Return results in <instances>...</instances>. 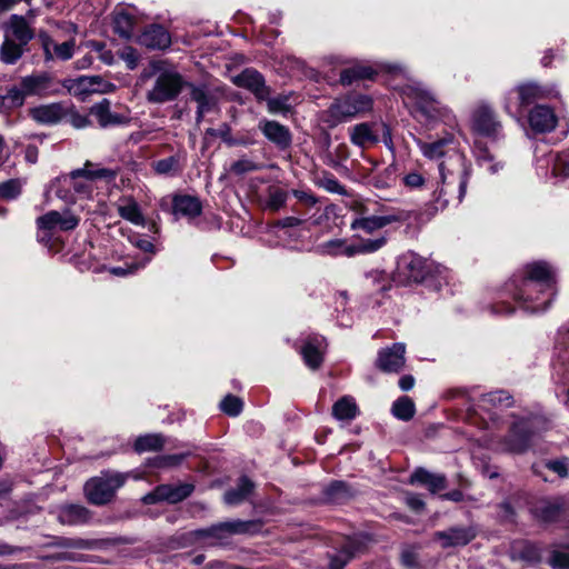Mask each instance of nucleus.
Returning a JSON list of instances; mask_svg holds the SVG:
<instances>
[{
  "label": "nucleus",
  "mask_w": 569,
  "mask_h": 569,
  "mask_svg": "<svg viewBox=\"0 0 569 569\" xmlns=\"http://www.w3.org/2000/svg\"><path fill=\"white\" fill-rule=\"evenodd\" d=\"M556 284L555 269L545 261H537L527 264L523 277L512 279L506 289L519 308L537 313L551 306L557 296Z\"/></svg>",
  "instance_id": "f257e3e1"
},
{
  "label": "nucleus",
  "mask_w": 569,
  "mask_h": 569,
  "mask_svg": "<svg viewBox=\"0 0 569 569\" xmlns=\"http://www.w3.org/2000/svg\"><path fill=\"white\" fill-rule=\"evenodd\" d=\"M373 101L370 96L359 92H350L336 98L323 112L322 120L330 128L351 121L367 112H370Z\"/></svg>",
  "instance_id": "f03ea898"
},
{
  "label": "nucleus",
  "mask_w": 569,
  "mask_h": 569,
  "mask_svg": "<svg viewBox=\"0 0 569 569\" xmlns=\"http://www.w3.org/2000/svg\"><path fill=\"white\" fill-rule=\"evenodd\" d=\"M545 429L546 421L539 416L518 419L499 442V449L503 452L523 453L533 446L535 439Z\"/></svg>",
  "instance_id": "7ed1b4c3"
},
{
  "label": "nucleus",
  "mask_w": 569,
  "mask_h": 569,
  "mask_svg": "<svg viewBox=\"0 0 569 569\" xmlns=\"http://www.w3.org/2000/svg\"><path fill=\"white\" fill-rule=\"evenodd\" d=\"M405 99L412 102L428 120L449 121L452 118L451 110L439 101L433 92L421 82H411L403 88Z\"/></svg>",
  "instance_id": "20e7f679"
},
{
  "label": "nucleus",
  "mask_w": 569,
  "mask_h": 569,
  "mask_svg": "<svg viewBox=\"0 0 569 569\" xmlns=\"http://www.w3.org/2000/svg\"><path fill=\"white\" fill-rule=\"evenodd\" d=\"M126 478L123 473L112 471H106L91 478L84 485L87 499L97 506L110 502L116 491L124 485Z\"/></svg>",
  "instance_id": "39448f33"
},
{
  "label": "nucleus",
  "mask_w": 569,
  "mask_h": 569,
  "mask_svg": "<svg viewBox=\"0 0 569 569\" xmlns=\"http://www.w3.org/2000/svg\"><path fill=\"white\" fill-rule=\"evenodd\" d=\"M261 528L257 520H230L194 531L197 538H210L212 545H224L234 535H254Z\"/></svg>",
  "instance_id": "423d86ee"
},
{
  "label": "nucleus",
  "mask_w": 569,
  "mask_h": 569,
  "mask_svg": "<svg viewBox=\"0 0 569 569\" xmlns=\"http://www.w3.org/2000/svg\"><path fill=\"white\" fill-rule=\"evenodd\" d=\"M80 222V217L71 210H51L37 219L39 238L47 242L56 232H68L74 230Z\"/></svg>",
  "instance_id": "0eeeda50"
},
{
  "label": "nucleus",
  "mask_w": 569,
  "mask_h": 569,
  "mask_svg": "<svg viewBox=\"0 0 569 569\" xmlns=\"http://www.w3.org/2000/svg\"><path fill=\"white\" fill-rule=\"evenodd\" d=\"M184 86L180 73L174 70H162L157 76L154 83L148 90L146 98L148 102L161 104L174 100Z\"/></svg>",
  "instance_id": "6e6552de"
},
{
  "label": "nucleus",
  "mask_w": 569,
  "mask_h": 569,
  "mask_svg": "<svg viewBox=\"0 0 569 569\" xmlns=\"http://www.w3.org/2000/svg\"><path fill=\"white\" fill-rule=\"evenodd\" d=\"M472 133L490 139H498L501 136L502 126L497 119L493 110L487 104L477 106L470 119Z\"/></svg>",
  "instance_id": "1a4fd4ad"
},
{
  "label": "nucleus",
  "mask_w": 569,
  "mask_h": 569,
  "mask_svg": "<svg viewBox=\"0 0 569 569\" xmlns=\"http://www.w3.org/2000/svg\"><path fill=\"white\" fill-rule=\"evenodd\" d=\"M517 97V101H511L507 106V113L511 117L519 118L523 109L537 100L548 98L551 91L540 87L535 82H527L517 87V92L512 93Z\"/></svg>",
  "instance_id": "9d476101"
},
{
  "label": "nucleus",
  "mask_w": 569,
  "mask_h": 569,
  "mask_svg": "<svg viewBox=\"0 0 569 569\" xmlns=\"http://www.w3.org/2000/svg\"><path fill=\"white\" fill-rule=\"evenodd\" d=\"M457 162L459 166V170L455 173L450 170L445 162L439 164V172L441 178L442 187L439 191V196L442 193H448V189L457 183L458 184V201L460 202L466 193L467 183L469 180V169L465 164V159L462 156H457Z\"/></svg>",
  "instance_id": "9b49d317"
},
{
  "label": "nucleus",
  "mask_w": 569,
  "mask_h": 569,
  "mask_svg": "<svg viewBox=\"0 0 569 569\" xmlns=\"http://www.w3.org/2000/svg\"><path fill=\"white\" fill-rule=\"evenodd\" d=\"M194 489L192 483L160 485L152 492L146 495L142 501L147 505L158 501L177 503L188 498Z\"/></svg>",
  "instance_id": "f8f14e48"
},
{
  "label": "nucleus",
  "mask_w": 569,
  "mask_h": 569,
  "mask_svg": "<svg viewBox=\"0 0 569 569\" xmlns=\"http://www.w3.org/2000/svg\"><path fill=\"white\" fill-rule=\"evenodd\" d=\"M90 116L97 120L101 128L121 126L130 121L129 111L112 110L111 102L108 99H102L100 102L94 103L90 108Z\"/></svg>",
  "instance_id": "ddd939ff"
},
{
  "label": "nucleus",
  "mask_w": 569,
  "mask_h": 569,
  "mask_svg": "<svg viewBox=\"0 0 569 569\" xmlns=\"http://www.w3.org/2000/svg\"><path fill=\"white\" fill-rule=\"evenodd\" d=\"M233 83L250 91L257 100L263 101L270 96V89L266 84L263 76L252 68H247L233 77Z\"/></svg>",
  "instance_id": "4468645a"
},
{
  "label": "nucleus",
  "mask_w": 569,
  "mask_h": 569,
  "mask_svg": "<svg viewBox=\"0 0 569 569\" xmlns=\"http://www.w3.org/2000/svg\"><path fill=\"white\" fill-rule=\"evenodd\" d=\"M405 353L406 346L401 342L383 348L378 353L377 367L383 372H399L406 363Z\"/></svg>",
  "instance_id": "2eb2a0df"
},
{
  "label": "nucleus",
  "mask_w": 569,
  "mask_h": 569,
  "mask_svg": "<svg viewBox=\"0 0 569 569\" xmlns=\"http://www.w3.org/2000/svg\"><path fill=\"white\" fill-rule=\"evenodd\" d=\"M557 121L553 109L545 104L535 106L528 114L529 126L537 133L552 131L557 126Z\"/></svg>",
  "instance_id": "dca6fc26"
},
{
  "label": "nucleus",
  "mask_w": 569,
  "mask_h": 569,
  "mask_svg": "<svg viewBox=\"0 0 569 569\" xmlns=\"http://www.w3.org/2000/svg\"><path fill=\"white\" fill-rule=\"evenodd\" d=\"M326 348V339L322 336L308 337L300 351L306 366L312 370L318 369L323 361Z\"/></svg>",
  "instance_id": "f3484780"
},
{
  "label": "nucleus",
  "mask_w": 569,
  "mask_h": 569,
  "mask_svg": "<svg viewBox=\"0 0 569 569\" xmlns=\"http://www.w3.org/2000/svg\"><path fill=\"white\" fill-rule=\"evenodd\" d=\"M259 130L270 142L279 149H286L291 144V132L289 128L274 120L262 119L258 124Z\"/></svg>",
  "instance_id": "a211bd4d"
},
{
  "label": "nucleus",
  "mask_w": 569,
  "mask_h": 569,
  "mask_svg": "<svg viewBox=\"0 0 569 569\" xmlns=\"http://www.w3.org/2000/svg\"><path fill=\"white\" fill-rule=\"evenodd\" d=\"M401 216L396 213L390 214H376L371 211L362 217H357L351 222L352 230H362L365 232L371 233L376 230L382 229L386 226H389L393 222L400 221Z\"/></svg>",
  "instance_id": "6ab92c4d"
},
{
  "label": "nucleus",
  "mask_w": 569,
  "mask_h": 569,
  "mask_svg": "<svg viewBox=\"0 0 569 569\" xmlns=\"http://www.w3.org/2000/svg\"><path fill=\"white\" fill-rule=\"evenodd\" d=\"M39 38L47 61L54 59L66 61L72 58L76 47L74 40L58 43L46 33H41Z\"/></svg>",
  "instance_id": "aec40b11"
},
{
  "label": "nucleus",
  "mask_w": 569,
  "mask_h": 569,
  "mask_svg": "<svg viewBox=\"0 0 569 569\" xmlns=\"http://www.w3.org/2000/svg\"><path fill=\"white\" fill-rule=\"evenodd\" d=\"M475 537L476 531L471 527H452L435 533V539L440 541L442 548L466 546Z\"/></svg>",
  "instance_id": "412c9836"
},
{
  "label": "nucleus",
  "mask_w": 569,
  "mask_h": 569,
  "mask_svg": "<svg viewBox=\"0 0 569 569\" xmlns=\"http://www.w3.org/2000/svg\"><path fill=\"white\" fill-rule=\"evenodd\" d=\"M138 42L152 50H163L171 43L169 32L159 24L148 27L138 38Z\"/></svg>",
  "instance_id": "4be33fe9"
},
{
  "label": "nucleus",
  "mask_w": 569,
  "mask_h": 569,
  "mask_svg": "<svg viewBox=\"0 0 569 569\" xmlns=\"http://www.w3.org/2000/svg\"><path fill=\"white\" fill-rule=\"evenodd\" d=\"M473 156L477 164L490 174L499 173L506 166L505 161L498 159L482 141L475 140Z\"/></svg>",
  "instance_id": "5701e85b"
},
{
  "label": "nucleus",
  "mask_w": 569,
  "mask_h": 569,
  "mask_svg": "<svg viewBox=\"0 0 569 569\" xmlns=\"http://www.w3.org/2000/svg\"><path fill=\"white\" fill-rule=\"evenodd\" d=\"M79 93H108L116 89V86L100 76H82L73 81V86Z\"/></svg>",
  "instance_id": "b1692460"
},
{
  "label": "nucleus",
  "mask_w": 569,
  "mask_h": 569,
  "mask_svg": "<svg viewBox=\"0 0 569 569\" xmlns=\"http://www.w3.org/2000/svg\"><path fill=\"white\" fill-rule=\"evenodd\" d=\"M20 84L27 97L47 94L52 88V80L48 73H37L21 79Z\"/></svg>",
  "instance_id": "393cba45"
},
{
  "label": "nucleus",
  "mask_w": 569,
  "mask_h": 569,
  "mask_svg": "<svg viewBox=\"0 0 569 569\" xmlns=\"http://www.w3.org/2000/svg\"><path fill=\"white\" fill-rule=\"evenodd\" d=\"M172 209L176 217L193 219L200 216L202 206L198 198L188 194H180L173 198Z\"/></svg>",
  "instance_id": "a878e982"
},
{
  "label": "nucleus",
  "mask_w": 569,
  "mask_h": 569,
  "mask_svg": "<svg viewBox=\"0 0 569 569\" xmlns=\"http://www.w3.org/2000/svg\"><path fill=\"white\" fill-rule=\"evenodd\" d=\"M91 518L90 511L80 505H66L60 507L58 520L62 525L79 526L87 523Z\"/></svg>",
  "instance_id": "bb28decb"
},
{
  "label": "nucleus",
  "mask_w": 569,
  "mask_h": 569,
  "mask_svg": "<svg viewBox=\"0 0 569 569\" xmlns=\"http://www.w3.org/2000/svg\"><path fill=\"white\" fill-rule=\"evenodd\" d=\"M30 114L39 123L53 124L64 117L66 110L61 103H51L32 108Z\"/></svg>",
  "instance_id": "cd10ccee"
},
{
  "label": "nucleus",
  "mask_w": 569,
  "mask_h": 569,
  "mask_svg": "<svg viewBox=\"0 0 569 569\" xmlns=\"http://www.w3.org/2000/svg\"><path fill=\"white\" fill-rule=\"evenodd\" d=\"M566 499L562 497L555 498L553 500H545L537 505L533 509V515L541 521H555L563 511Z\"/></svg>",
  "instance_id": "c85d7f7f"
},
{
  "label": "nucleus",
  "mask_w": 569,
  "mask_h": 569,
  "mask_svg": "<svg viewBox=\"0 0 569 569\" xmlns=\"http://www.w3.org/2000/svg\"><path fill=\"white\" fill-rule=\"evenodd\" d=\"M416 142L425 158L429 160H438L445 156L446 147L453 142V136L448 133L432 142H426L420 139L416 140Z\"/></svg>",
  "instance_id": "c756f323"
},
{
  "label": "nucleus",
  "mask_w": 569,
  "mask_h": 569,
  "mask_svg": "<svg viewBox=\"0 0 569 569\" xmlns=\"http://www.w3.org/2000/svg\"><path fill=\"white\" fill-rule=\"evenodd\" d=\"M361 542L358 538H348L340 551L330 559V569H342L360 551Z\"/></svg>",
  "instance_id": "7c9ffc66"
},
{
  "label": "nucleus",
  "mask_w": 569,
  "mask_h": 569,
  "mask_svg": "<svg viewBox=\"0 0 569 569\" xmlns=\"http://www.w3.org/2000/svg\"><path fill=\"white\" fill-rule=\"evenodd\" d=\"M186 157L181 153L172 154L168 158L157 160L152 163L156 173L160 176H177L184 168Z\"/></svg>",
  "instance_id": "2f4dec72"
},
{
  "label": "nucleus",
  "mask_w": 569,
  "mask_h": 569,
  "mask_svg": "<svg viewBox=\"0 0 569 569\" xmlns=\"http://www.w3.org/2000/svg\"><path fill=\"white\" fill-rule=\"evenodd\" d=\"M410 483H421L428 487L430 492L436 493L446 488V477L439 473H431L419 468L410 477Z\"/></svg>",
  "instance_id": "473e14b6"
},
{
  "label": "nucleus",
  "mask_w": 569,
  "mask_h": 569,
  "mask_svg": "<svg viewBox=\"0 0 569 569\" xmlns=\"http://www.w3.org/2000/svg\"><path fill=\"white\" fill-rule=\"evenodd\" d=\"M373 123L362 122L350 128V141L360 148H367L378 142L373 131Z\"/></svg>",
  "instance_id": "72a5a7b5"
},
{
  "label": "nucleus",
  "mask_w": 569,
  "mask_h": 569,
  "mask_svg": "<svg viewBox=\"0 0 569 569\" xmlns=\"http://www.w3.org/2000/svg\"><path fill=\"white\" fill-rule=\"evenodd\" d=\"M13 40L23 44L24 47L33 39L34 33L27 20L22 16L12 14L9 21Z\"/></svg>",
  "instance_id": "f704fd0d"
},
{
  "label": "nucleus",
  "mask_w": 569,
  "mask_h": 569,
  "mask_svg": "<svg viewBox=\"0 0 569 569\" xmlns=\"http://www.w3.org/2000/svg\"><path fill=\"white\" fill-rule=\"evenodd\" d=\"M318 251L326 256H346L348 258L355 257L352 242L345 239H331L318 246Z\"/></svg>",
  "instance_id": "c9c22d12"
},
{
  "label": "nucleus",
  "mask_w": 569,
  "mask_h": 569,
  "mask_svg": "<svg viewBox=\"0 0 569 569\" xmlns=\"http://www.w3.org/2000/svg\"><path fill=\"white\" fill-rule=\"evenodd\" d=\"M118 213L122 219L128 220L136 226L143 227L146 224V219L140 207L132 198L121 199L118 204Z\"/></svg>",
  "instance_id": "e433bc0d"
},
{
  "label": "nucleus",
  "mask_w": 569,
  "mask_h": 569,
  "mask_svg": "<svg viewBox=\"0 0 569 569\" xmlns=\"http://www.w3.org/2000/svg\"><path fill=\"white\" fill-rule=\"evenodd\" d=\"M402 266L408 270V278L415 282L425 280L427 274V261L413 253L405 256L401 260Z\"/></svg>",
  "instance_id": "4c0bfd02"
},
{
  "label": "nucleus",
  "mask_w": 569,
  "mask_h": 569,
  "mask_svg": "<svg viewBox=\"0 0 569 569\" xmlns=\"http://www.w3.org/2000/svg\"><path fill=\"white\" fill-rule=\"evenodd\" d=\"M190 97L197 102V121H200L206 113L211 111L214 107V99L210 96L204 87L190 86Z\"/></svg>",
  "instance_id": "58836bf2"
},
{
  "label": "nucleus",
  "mask_w": 569,
  "mask_h": 569,
  "mask_svg": "<svg viewBox=\"0 0 569 569\" xmlns=\"http://www.w3.org/2000/svg\"><path fill=\"white\" fill-rule=\"evenodd\" d=\"M253 482L247 477L240 478L237 488L230 489L224 493L227 505H239L244 501L253 490Z\"/></svg>",
  "instance_id": "ea45409f"
},
{
  "label": "nucleus",
  "mask_w": 569,
  "mask_h": 569,
  "mask_svg": "<svg viewBox=\"0 0 569 569\" xmlns=\"http://www.w3.org/2000/svg\"><path fill=\"white\" fill-rule=\"evenodd\" d=\"M332 415L338 420H352L358 415V407L355 399L343 396L332 407Z\"/></svg>",
  "instance_id": "a19ab883"
},
{
  "label": "nucleus",
  "mask_w": 569,
  "mask_h": 569,
  "mask_svg": "<svg viewBox=\"0 0 569 569\" xmlns=\"http://www.w3.org/2000/svg\"><path fill=\"white\" fill-rule=\"evenodd\" d=\"M375 73L376 71L369 66H353L341 71L340 82L343 86H349L356 80L371 79Z\"/></svg>",
  "instance_id": "79ce46f5"
},
{
  "label": "nucleus",
  "mask_w": 569,
  "mask_h": 569,
  "mask_svg": "<svg viewBox=\"0 0 569 569\" xmlns=\"http://www.w3.org/2000/svg\"><path fill=\"white\" fill-rule=\"evenodd\" d=\"M23 51V44L7 37L1 44L0 57L4 63L13 64L21 58Z\"/></svg>",
  "instance_id": "37998d69"
},
{
  "label": "nucleus",
  "mask_w": 569,
  "mask_h": 569,
  "mask_svg": "<svg viewBox=\"0 0 569 569\" xmlns=\"http://www.w3.org/2000/svg\"><path fill=\"white\" fill-rule=\"evenodd\" d=\"M134 18L128 12H117L113 17V31L123 39L133 34Z\"/></svg>",
  "instance_id": "c03bdc74"
},
{
  "label": "nucleus",
  "mask_w": 569,
  "mask_h": 569,
  "mask_svg": "<svg viewBox=\"0 0 569 569\" xmlns=\"http://www.w3.org/2000/svg\"><path fill=\"white\" fill-rule=\"evenodd\" d=\"M72 177L74 179L83 177L90 181L94 179L113 180L117 177V171L107 168L91 169V164L86 163L84 168L73 171Z\"/></svg>",
  "instance_id": "a18cd8bd"
},
{
  "label": "nucleus",
  "mask_w": 569,
  "mask_h": 569,
  "mask_svg": "<svg viewBox=\"0 0 569 569\" xmlns=\"http://www.w3.org/2000/svg\"><path fill=\"white\" fill-rule=\"evenodd\" d=\"M164 445V439L160 433H149L140 436L134 442L137 452L157 451Z\"/></svg>",
  "instance_id": "49530a36"
},
{
  "label": "nucleus",
  "mask_w": 569,
  "mask_h": 569,
  "mask_svg": "<svg viewBox=\"0 0 569 569\" xmlns=\"http://www.w3.org/2000/svg\"><path fill=\"white\" fill-rule=\"evenodd\" d=\"M27 98L22 86H14L8 92L0 97V106L4 109H13L21 107Z\"/></svg>",
  "instance_id": "de8ad7c7"
},
{
  "label": "nucleus",
  "mask_w": 569,
  "mask_h": 569,
  "mask_svg": "<svg viewBox=\"0 0 569 569\" xmlns=\"http://www.w3.org/2000/svg\"><path fill=\"white\" fill-rule=\"evenodd\" d=\"M386 242L387 240L385 237L376 239H358L352 242L355 256L376 252L381 249Z\"/></svg>",
  "instance_id": "09e8293b"
},
{
  "label": "nucleus",
  "mask_w": 569,
  "mask_h": 569,
  "mask_svg": "<svg viewBox=\"0 0 569 569\" xmlns=\"http://www.w3.org/2000/svg\"><path fill=\"white\" fill-rule=\"evenodd\" d=\"M392 413L400 420H410L415 415L413 401L408 397H400L392 405Z\"/></svg>",
  "instance_id": "8fccbe9b"
},
{
  "label": "nucleus",
  "mask_w": 569,
  "mask_h": 569,
  "mask_svg": "<svg viewBox=\"0 0 569 569\" xmlns=\"http://www.w3.org/2000/svg\"><path fill=\"white\" fill-rule=\"evenodd\" d=\"M261 166L247 157H242L234 161L229 169V172L234 176H243L246 173L260 170Z\"/></svg>",
  "instance_id": "3c124183"
},
{
  "label": "nucleus",
  "mask_w": 569,
  "mask_h": 569,
  "mask_svg": "<svg viewBox=\"0 0 569 569\" xmlns=\"http://www.w3.org/2000/svg\"><path fill=\"white\" fill-rule=\"evenodd\" d=\"M549 565L553 569H569V546L563 549L555 548L550 553Z\"/></svg>",
  "instance_id": "603ef678"
},
{
  "label": "nucleus",
  "mask_w": 569,
  "mask_h": 569,
  "mask_svg": "<svg viewBox=\"0 0 569 569\" xmlns=\"http://www.w3.org/2000/svg\"><path fill=\"white\" fill-rule=\"evenodd\" d=\"M268 111L272 114L281 113L287 114L290 111V103L288 96H278L274 98H267Z\"/></svg>",
  "instance_id": "864d4df0"
},
{
  "label": "nucleus",
  "mask_w": 569,
  "mask_h": 569,
  "mask_svg": "<svg viewBox=\"0 0 569 569\" xmlns=\"http://www.w3.org/2000/svg\"><path fill=\"white\" fill-rule=\"evenodd\" d=\"M21 182L18 179H10L0 183V199L12 200L21 193Z\"/></svg>",
  "instance_id": "5fc2aeb1"
},
{
  "label": "nucleus",
  "mask_w": 569,
  "mask_h": 569,
  "mask_svg": "<svg viewBox=\"0 0 569 569\" xmlns=\"http://www.w3.org/2000/svg\"><path fill=\"white\" fill-rule=\"evenodd\" d=\"M288 193L280 188H270L268 191L267 207L277 211L286 204Z\"/></svg>",
  "instance_id": "6e6d98bb"
},
{
  "label": "nucleus",
  "mask_w": 569,
  "mask_h": 569,
  "mask_svg": "<svg viewBox=\"0 0 569 569\" xmlns=\"http://www.w3.org/2000/svg\"><path fill=\"white\" fill-rule=\"evenodd\" d=\"M242 401L240 398L228 395L221 402L220 409L228 416L236 417L242 411Z\"/></svg>",
  "instance_id": "4d7b16f0"
},
{
  "label": "nucleus",
  "mask_w": 569,
  "mask_h": 569,
  "mask_svg": "<svg viewBox=\"0 0 569 569\" xmlns=\"http://www.w3.org/2000/svg\"><path fill=\"white\" fill-rule=\"evenodd\" d=\"M552 171L555 176L569 177V150L556 154Z\"/></svg>",
  "instance_id": "13d9d810"
},
{
  "label": "nucleus",
  "mask_w": 569,
  "mask_h": 569,
  "mask_svg": "<svg viewBox=\"0 0 569 569\" xmlns=\"http://www.w3.org/2000/svg\"><path fill=\"white\" fill-rule=\"evenodd\" d=\"M520 558L528 562H538L541 559V548L531 542H526L520 550Z\"/></svg>",
  "instance_id": "bf43d9fd"
},
{
  "label": "nucleus",
  "mask_w": 569,
  "mask_h": 569,
  "mask_svg": "<svg viewBox=\"0 0 569 569\" xmlns=\"http://www.w3.org/2000/svg\"><path fill=\"white\" fill-rule=\"evenodd\" d=\"M510 395L505 390H498L493 392H489L483 396L482 401L485 403H490L492 406H506L510 405Z\"/></svg>",
  "instance_id": "052dcab7"
},
{
  "label": "nucleus",
  "mask_w": 569,
  "mask_h": 569,
  "mask_svg": "<svg viewBox=\"0 0 569 569\" xmlns=\"http://www.w3.org/2000/svg\"><path fill=\"white\" fill-rule=\"evenodd\" d=\"M121 60H123L130 70H134L139 62L138 51L132 47H124L118 52Z\"/></svg>",
  "instance_id": "680f3d73"
},
{
  "label": "nucleus",
  "mask_w": 569,
  "mask_h": 569,
  "mask_svg": "<svg viewBox=\"0 0 569 569\" xmlns=\"http://www.w3.org/2000/svg\"><path fill=\"white\" fill-rule=\"evenodd\" d=\"M319 186L331 193L345 194V187L333 177L325 176L319 180Z\"/></svg>",
  "instance_id": "e2e57ef3"
},
{
  "label": "nucleus",
  "mask_w": 569,
  "mask_h": 569,
  "mask_svg": "<svg viewBox=\"0 0 569 569\" xmlns=\"http://www.w3.org/2000/svg\"><path fill=\"white\" fill-rule=\"evenodd\" d=\"M402 182L407 188L416 190L425 186L426 179L419 171H410L403 176Z\"/></svg>",
  "instance_id": "0e129e2a"
},
{
  "label": "nucleus",
  "mask_w": 569,
  "mask_h": 569,
  "mask_svg": "<svg viewBox=\"0 0 569 569\" xmlns=\"http://www.w3.org/2000/svg\"><path fill=\"white\" fill-rule=\"evenodd\" d=\"M64 116L68 117L69 123L76 129H83L90 124V120H89L88 116L79 113L77 111H73V110H70L69 112L66 111Z\"/></svg>",
  "instance_id": "69168bd1"
},
{
  "label": "nucleus",
  "mask_w": 569,
  "mask_h": 569,
  "mask_svg": "<svg viewBox=\"0 0 569 569\" xmlns=\"http://www.w3.org/2000/svg\"><path fill=\"white\" fill-rule=\"evenodd\" d=\"M129 241L132 246L140 249L141 251L146 253L153 254L154 253V246L153 243L148 240L147 238L140 236V234H133L129 237Z\"/></svg>",
  "instance_id": "338daca9"
},
{
  "label": "nucleus",
  "mask_w": 569,
  "mask_h": 569,
  "mask_svg": "<svg viewBox=\"0 0 569 569\" xmlns=\"http://www.w3.org/2000/svg\"><path fill=\"white\" fill-rule=\"evenodd\" d=\"M60 546L73 548V549L88 550V549H92L94 547V541L80 539V538H78V539L64 538V539H62V542L60 543Z\"/></svg>",
  "instance_id": "774afa93"
}]
</instances>
